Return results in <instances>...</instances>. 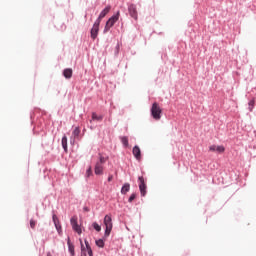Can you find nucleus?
Listing matches in <instances>:
<instances>
[{
	"mask_svg": "<svg viewBox=\"0 0 256 256\" xmlns=\"http://www.w3.org/2000/svg\"><path fill=\"white\" fill-rule=\"evenodd\" d=\"M30 227L33 229V218L30 219Z\"/></svg>",
	"mask_w": 256,
	"mask_h": 256,
	"instance_id": "33",
	"label": "nucleus"
},
{
	"mask_svg": "<svg viewBox=\"0 0 256 256\" xmlns=\"http://www.w3.org/2000/svg\"><path fill=\"white\" fill-rule=\"evenodd\" d=\"M52 221L54 224V227L58 233V235H63V227L61 226V222L59 221V217H57V214L55 213V210H52Z\"/></svg>",
	"mask_w": 256,
	"mask_h": 256,
	"instance_id": "3",
	"label": "nucleus"
},
{
	"mask_svg": "<svg viewBox=\"0 0 256 256\" xmlns=\"http://www.w3.org/2000/svg\"><path fill=\"white\" fill-rule=\"evenodd\" d=\"M70 143H71V145H74L75 144V139H70Z\"/></svg>",
	"mask_w": 256,
	"mask_h": 256,
	"instance_id": "34",
	"label": "nucleus"
},
{
	"mask_svg": "<svg viewBox=\"0 0 256 256\" xmlns=\"http://www.w3.org/2000/svg\"><path fill=\"white\" fill-rule=\"evenodd\" d=\"M131 191V184L129 182H126L122 185L120 193L121 195H127Z\"/></svg>",
	"mask_w": 256,
	"mask_h": 256,
	"instance_id": "12",
	"label": "nucleus"
},
{
	"mask_svg": "<svg viewBox=\"0 0 256 256\" xmlns=\"http://www.w3.org/2000/svg\"><path fill=\"white\" fill-rule=\"evenodd\" d=\"M86 252L88 253V256H93V249L91 248V244H89V241L87 239H84Z\"/></svg>",
	"mask_w": 256,
	"mask_h": 256,
	"instance_id": "18",
	"label": "nucleus"
},
{
	"mask_svg": "<svg viewBox=\"0 0 256 256\" xmlns=\"http://www.w3.org/2000/svg\"><path fill=\"white\" fill-rule=\"evenodd\" d=\"M99 156V165H105V163H107V161L109 160V156L104 157L103 154L98 153Z\"/></svg>",
	"mask_w": 256,
	"mask_h": 256,
	"instance_id": "21",
	"label": "nucleus"
},
{
	"mask_svg": "<svg viewBox=\"0 0 256 256\" xmlns=\"http://www.w3.org/2000/svg\"><path fill=\"white\" fill-rule=\"evenodd\" d=\"M132 155H134L137 161H141V148H139V145H135L132 148Z\"/></svg>",
	"mask_w": 256,
	"mask_h": 256,
	"instance_id": "9",
	"label": "nucleus"
},
{
	"mask_svg": "<svg viewBox=\"0 0 256 256\" xmlns=\"http://www.w3.org/2000/svg\"><path fill=\"white\" fill-rule=\"evenodd\" d=\"M67 134H64L61 139V145L64 153H69V147L67 146Z\"/></svg>",
	"mask_w": 256,
	"mask_h": 256,
	"instance_id": "11",
	"label": "nucleus"
},
{
	"mask_svg": "<svg viewBox=\"0 0 256 256\" xmlns=\"http://www.w3.org/2000/svg\"><path fill=\"white\" fill-rule=\"evenodd\" d=\"M93 176V167L91 165L88 166L85 173V178L89 179V177Z\"/></svg>",
	"mask_w": 256,
	"mask_h": 256,
	"instance_id": "24",
	"label": "nucleus"
},
{
	"mask_svg": "<svg viewBox=\"0 0 256 256\" xmlns=\"http://www.w3.org/2000/svg\"><path fill=\"white\" fill-rule=\"evenodd\" d=\"M33 227H35V222H33Z\"/></svg>",
	"mask_w": 256,
	"mask_h": 256,
	"instance_id": "36",
	"label": "nucleus"
},
{
	"mask_svg": "<svg viewBox=\"0 0 256 256\" xmlns=\"http://www.w3.org/2000/svg\"><path fill=\"white\" fill-rule=\"evenodd\" d=\"M103 223L105 225L104 238H107L111 235V231H113V216L111 214H106Z\"/></svg>",
	"mask_w": 256,
	"mask_h": 256,
	"instance_id": "1",
	"label": "nucleus"
},
{
	"mask_svg": "<svg viewBox=\"0 0 256 256\" xmlns=\"http://www.w3.org/2000/svg\"><path fill=\"white\" fill-rule=\"evenodd\" d=\"M103 117V115H97L96 112H92L90 123H92V121H103Z\"/></svg>",
	"mask_w": 256,
	"mask_h": 256,
	"instance_id": "19",
	"label": "nucleus"
},
{
	"mask_svg": "<svg viewBox=\"0 0 256 256\" xmlns=\"http://www.w3.org/2000/svg\"><path fill=\"white\" fill-rule=\"evenodd\" d=\"M83 211H84L85 213H89L90 209H89V207L84 206V207H83Z\"/></svg>",
	"mask_w": 256,
	"mask_h": 256,
	"instance_id": "32",
	"label": "nucleus"
},
{
	"mask_svg": "<svg viewBox=\"0 0 256 256\" xmlns=\"http://www.w3.org/2000/svg\"><path fill=\"white\" fill-rule=\"evenodd\" d=\"M106 239L107 238H105V236H103L102 238L95 240L96 247H99V249H103L105 247Z\"/></svg>",
	"mask_w": 256,
	"mask_h": 256,
	"instance_id": "16",
	"label": "nucleus"
},
{
	"mask_svg": "<svg viewBox=\"0 0 256 256\" xmlns=\"http://www.w3.org/2000/svg\"><path fill=\"white\" fill-rule=\"evenodd\" d=\"M113 26L108 24V22H105L104 29H103V35H107V33L111 32V28Z\"/></svg>",
	"mask_w": 256,
	"mask_h": 256,
	"instance_id": "22",
	"label": "nucleus"
},
{
	"mask_svg": "<svg viewBox=\"0 0 256 256\" xmlns=\"http://www.w3.org/2000/svg\"><path fill=\"white\" fill-rule=\"evenodd\" d=\"M63 77L65 79H71L73 77V69L71 68H65L62 73Z\"/></svg>",
	"mask_w": 256,
	"mask_h": 256,
	"instance_id": "15",
	"label": "nucleus"
},
{
	"mask_svg": "<svg viewBox=\"0 0 256 256\" xmlns=\"http://www.w3.org/2000/svg\"><path fill=\"white\" fill-rule=\"evenodd\" d=\"M116 49H119V44L116 45Z\"/></svg>",
	"mask_w": 256,
	"mask_h": 256,
	"instance_id": "35",
	"label": "nucleus"
},
{
	"mask_svg": "<svg viewBox=\"0 0 256 256\" xmlns=\"http://www.w3.org/2000/svg\"><path fill=\"white\" fill-rule=\"evenodd\" d=\"M70 224L72 226L73 231H75V233H77L78 235H81V233H83V231L81 230V225H79V222H77V218L72 217L70 219Z\"/></svg>",
	"mask_w": 256,
	"mask_h": 256,
	"instance_id": "6",
	"label": "nucleus"
},
{
	"mask_svg": "<svg viewBox=\"0 0 256 256\" xmlns=\"http://www.w3.org/2000/svg\"><path fill=\"white\" fill-rule=\"evenodd\" d=\"M67 245H68V253H70L71 256H75V244L71 242V238L68 236L67 239Z\"/></svg>",
	"mask_w": 256,
	"mask_h": 256,
	"instance_id": "10",
	"label": "nucleus"
},
{
	"mask_svg": "<svg viewBox=\"0 0 256 256\" xmlns=\"http://www.w3.org/2000/svg\"><path fill=\"white\" fill-rule=\"evenodd\" d=\"M94 173L95 175H103L104 173V168L101 164H99V162H96L94 166Z\"/></svg>",
	"mask_w": 256,
	"mask_h": 256,
	"instance_id": "14",
	"label": "nucleus"
},
{
	"mask_svg": "<svg viewBox=\"0 0 256 256\" xmlns=\"http://www.w3.org/2000/svg\"><path fill=\"white\" fill-rule=\"evenodd\" d=\"M136 198H137V194L136 193H132L130 195V197L128 198V203H133V201H135Z\"/></svg>",
	"mask_w": 256,
	"mask_h": 256,
	"instance_id": "29",
	"label": "nucleus"
},
{
	"mask_svg": "<svg viewBox=\"0 0 256 256\" xmlns=\"http://www.w3.org/2000/svg\"><path fill=\"white\" fill-rule=\"evenodd\" d=\"M150 115L152 119L155 121H160L161 117H163V110L159 106V103L154 102L152 103L151 109H150Z\"/></svg>",
	"mask_w": 256,
	"mask_h": 256,
	"instance_id": "2",
	"label": "nucleus"
},
{
	"mask_svg": "<svg viewBox=\"0 0 256 256\" xmlns=\"http://www.w3.org/2000/svg\"><path fill=\"white\" fill-rule=\"evenodd\" d=\"M253 109H255V99H252L248 102V110L250 113L253 111Z\"/></svg>",
	"mask_w": 256,
	"mask_h": 256,
	"instance_id": "25",
	"label": "nucleus"
},
{
	"mask_svg": "<svg viewBox=\"0 0 256 256\" xmlns=\"http://www.w3.org/2000/svg\"><path fill=\"white\" fill-rule=\"evenodd\" d=\"M216 151L217 153H225V146L223 145L216 146Z\"/></svg>",
	"mask_w": 256,
	"mask_h": 256,
	"instance_id": "28",
	"label": "nucleus"
},
{
	"mask_svg": "<svg viewBox=\"0 0 256 256\" xmlns=\"http://www.w3.org/2000/svg\"><path fill=\"white\" fill-rule=\"evenodd\" d=\"M109 13H111V5H107L100 13L98 16H100L102 19H105V17H107V15H109Z\"/></svg>",
	"mask_w": 256,
	"mask_h": 256,
	"instance_id": "13",
	"label": "nucleus"
},
{
	"mask_svg": "<svg viewBox=\"0 0 256 256\" xmlns=\"http://www.w3.org/2000/svg\"><path fill=\"white\" fill-rule=\"evenodd\" d=\"M80 249H81V255L80 256H87V247L83 244V240L80 238Z\"/></svg>",
	"mask_w": 256,
	"mask_h": 256,
	"instance_id": "20",
	"label": "nucleus"
},
{
	"mask_svg": "<svg viewBox=\"0 0 256 256\" xmlns=\"http://www.w3.org/2000/svg\"><path fill=\"white\" fill-rule=\"evenodd\" d=\"M107 181L108 183H111V181H113V174H109Z\"/></svg>",
	"mask_w": 256,
	"mask_h": 256,
	"instance_id": "31",
	"label": "nucleus"
},
{
	"mask_svg": "<svg viewBox=\"0 0 256 256\" xmlns=\"http://www.w3.org/2000/svg\"><path fill=\"white\" fill-rule=\"evenodd\" d=\"M120 142L122 143L124 149H127L129 147V137L127 136H119Z\"/></svg>",
	"mask_w": 256,
	"mask_h": 256,
	"instance_id": "17",
	"label": "nucleus"
},
{
	"mask_svg": "<svg viewBox=\"0 0 256 256\" xmlns=\"http://www.w3.org/2000/svg\"><path fill=\"white\" fill-rule=\"evenodd\" d=\"M92 228L94 229V231H96L97 233H100L101 231V225L97 222H93L92 223Z\"/></svg>",
	"mask_w": 256,
	"mask_h": 256,
	"instance_id": "26",
	"label": "nucleus"
},
{
	"mask_svg": "<svg viewBox=\"0 0 256 256\" xmlns=\"http://www.w3.org/2000/svg\"><path fill=\"white\" fill-rule=\"evenodd\" d=\"M209 151H217V146L215 144L209 146Z\"/></svg>",
	"mask_w": 256,
	"mask_h": 256,
	"instance_id": "30",
	"label": "nucleus"
},
{
	"mask_svg": "<svg viewBox=\"0 0 256 256\" xmlns=\"http://www.w3.org/2000/svg\"><path fill=\"white\" fill-rule=\"evenodd\" d=\"M138 183L140 195L141 197H145V195H147V184L145 183V178L143 176H139Z\"/></svg>",
	"mask_w": 256,
	"mask_h": 256,
	"instance_id": "4",
	"label": "nucleus"
},
{
	"mask_svg": "<svg viewBox=\"0 0 256 256\" xmlns=\"http://www.w3.org/2000/svg\"><path fill=\"white\" fill-rule=\"evenodd\" d=\"M120 17H121V11L118 10V11L114 12L110 18H108L106 23L108 25H111L112 27H114L115 23H117V21H119Z\"/></svg>",
	"mask_w": 256,
	"mask_h": 256,
	"instance_id": "5",
	"label": "nucleus"
},
{
	"mask_svg": "<svg viewBox=\"0 0 256 256\" xmlns=\"http://www.w3.org/2000/svg\"><path fill=\"white\" fill-rule=\"evenodd\" d=\"M103 20L102 17L98 16L96 20L94 21L93 25L96 27H101V21Z\"/></svg>",
	"mask_w": 256,
	"mask_h": 256,
	"instance_id": "27",
	"label": "nucleus"
},
{
	"mask_svg": "<svg viewBox=\"0 0 256 256\" xmlns=\"http://www.w3.org/2000/svg\"><path fill=\"white\" fill-rule=\"evenodd\" d=\"M128 13H129L130 17H132V19L137 21V19L139 17V14L137 13V5H135V4L128 5Z\"/></svg>",
	"mask_w": 256,
	"mask_h": 256,
	"instance_id": "7",
	"label": "nucleus"
},
{
	"mask_svg": "<svg viewBox=\"0 0 256 256\" xmlns=\"http://www.w3.org/2000/svg\"><path fill=\"white\" fill-rule=\"evenodd\" d=\"M90 37L93 41L99 37V26L92 25V28L90 29Z\"/></svg>",
	"mask_w": 256,
	"mask_h": 256,
	"instance_id": "8",
	"label": "nucleus"
},
{
	"mask_svg": "<svg viewBox=\"0 0 256 256\" xmlns=\"http://www.w3.org/2000/svg\"><path fill=\"white\" fill-rule=\"evenodd\" d=\"M72 135L75 139H77V137H79V135H81V129L79 128V126H76L74 128V130L72 131Z\"/></svg>",
	"mask_w": 256,
	"mask_h": 256,
	"instance_id": "23",
	"label": "nucleus"
}]
</instances>
